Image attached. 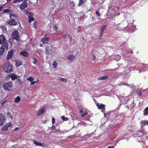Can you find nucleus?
Masks as SVG:
<instances>
[{
    "instance_id": "nucleus-33",
    "label": "nucleus",
    "mask_w": 148,
    "mask_h": 148,
    "mask_svg": "<svg viewBox=\"0 0 148 148\" xmlns=\"http://www.w3.org/2000/svg\"><path fill=\"white\" fill-rule=\"evenodd\" d=\"M23 0H15L13 1V3H15L17 2H19L22 1Z\"/></svg>"
},
{
    "instance_id": "nucleus-10",
    "label": "nucleus",
    "mask_w": 148,
    "mask_h": 148,
    "mask_svg": "<svg viewBox=\"0 0 148 148\" xmlns=\"http://www.w3.org/2000/svg\"><path fill=\"white\" fill-rule=\"evenodd\" d=\"M13 50L11 49L10 51H9L8 54L7 55V59L8 60H9L12 57L13 54Z\"/></svg>"
},
{
    "instance_id": "nucleus-12",
    "label": "nucleus",
    "mask_w": 148,
    "mask_h": 148,
    "mask_svg": "<svg viewBox=\"0 0 148 148\" xmlns=\"http://www.w3.org/2000/svg\"><path fill=\"white\" fill-rule=\"evenodd\" d=\"M27 3L24 1L20 5V8L21 10H23L27 6Z\"/></svg>"
},
{
    "instance_id": "nucleus-25",
    "label": "nucleus",
    "mask_w": 148,
    "mask_h": 148,
    "mask_svg": "<svg viewBox=\"0 0 148 148\" xmlns=\"http://www.w3.org/2000/svg\"><path fill=\"white\" fill-rule=\"evenodd\" d=\"M21 101V98L19 97L18 96L15 99V102L17 103Z\"/></svg>"
},
{
    "instance_id": "nucleus-9",
    "label": "nucleus",
    "mask_w": 148,
    "mask_h": 148,
    "mask_svg": "<svg viewBox=\"0 0 148 148\" xmlns=\"http://www.w3.org/2000/svg\"><path fill=\"white\" fill-rule=\"evenodd\" d=\"M96 104L99 109H102L101 111L104 112V111L105 110V105L103 104H99V103H96Z\"/></svg>"
},
{
    "instance_id": "nucleus-27",
    "label": "nucleus",
    "mask_w": 148,
    "mask_h": 148,
    "mask_svg": "<svg viewBox=\"0 0 148 148\" xmlns=\"http://www.w3.org/2000/svg\"><path fill=\"white\" fill-rule=\"evenodd\" d=\"M67 36V35H65V36H63V37L64 38H65ZM67 36H68L69 39L70 40V42L71 43L72 41V38L69 35H68Z\"/></svg>"
},
{
    "instance_id": "nucleus-47",
    "label": "nucleus",
    "mask_w": 148,
    "mask_h": 148,
    "mask_svg": "<svg viewBox=\"0 0 148 148\" xmlns=\"http://www.w3.org/2000/svg\"><path fill=\"white\" fill-rule=\"evenodd\" d=\"M92 59L93 60H95L96 59V57L94 55H93L92 57Z\"/></svg>"
},
{
    "instance_id": "nucleus-24",
    "label": "nucleus",
    "mask_w": 148,
    "mask_h": 148,
    "mask_svg": "<svg viewBox=\"0 0 148 148\" xmlns=\"http://www.w3.org/2000/svg\"><path fill=\"white\" fill-rule=\"evenodd\" d=\"M16 66H20L22 64V62L18 60H16Z\"/></svg>"
},
{
    "instance_id": "nucleus-40",
    "label": "nucleus",
    "mask_w": 148,
    "mask_h": 148,
    "mask_svg": "<svg viewBox=\"0 0 148 148\" xmlns=\"http://www.w3.org/2000/svg\"><path fill=\"white\" fill-rule=\"evenodd\" d=\"M56 129V127L54 126H53L51 127V130H55Z\"/></svg>"
},
{
    "instance_id": "nucleus-19",
    "label": "nucleus",
    "mask_w": 148,
    "mask_h": 148,
    "mask_svg": "<svg viewBox=\"0 0 148 148\" xmlns=\"http://www.w3.org/2000/svg\"><path fill=\"white\" fill-rule=\"evenodd\" d=\"M5 126L6 128H7V130H10L11 128L12 125L11 123L9 122L6 124Z\"/></svg>"
},
{
    "instance_id": "nucleus-36",
    "label": "nucleus",
    "mask_w": 148,
    "mask_h": 148,
    "mask_svg": "<svg viewBox=\"0 0 148 148\" xmlns=\"http://www.w3.org/2000/svg\"><path fill=\"white\" fill-rule=\"evenodd\" d=\"M62 118L64 121H67L68 119L67 118L65 117L64 116H62Z\"/></svg>"
},
{
    "instance_id": "nucleus-51",
    "label": "nucleus",
    "mask_w": 148,
    "mask_h": 148,
    "mask_svg": "<svg viewBox=\"0 0 148 148\" xmlns=\"http://www.w3.org/2000/svg\"><path fill=\"white\" fill-rule=\"evenodd\" d=\"M80 112L82 114V113L83 112V111L82 110H80Z\"/></svg>"
},
{
    "instance_id": "nucleus-31",
    "label": "nucleus",
    "mask_w": 148,
    "mask_h": 148,
    "mask_svg": "<svg viewBox=\"0 0 148 148\" xmlns=\"http://www.w3.org/2000/svg\"><path fill=\"white\" fill-rule=\"evenodd\" d=\"M121 56H120L119 55H117L116 56V58L115 60L116 61H118L120 59Z\"/></svg>"
},
{
    "instance_id": "nucleus-26",
    "label": "nucleus",
    "mask_w": 148,
    "mask_h": 148,
    "mask_svg": "<svg viewBox=\"0 0 148 148\" xmlns=\"http://www.w3.org/2000/svg\"><path fill=\"white\" fill-rule=\"evenodd\" d=\"M58 24H56L55 25H54L53 27V28L55 31H57V32H59V30H58Z\"/></svg>"
},
{
    "instance_id": "nucleus-4",
    "label": "nucleus",
    "mask_w": 148,
    "mask_h": 148,
    "mask_svg": "<svg viewBox=\"0 0 148 148\" xmlns=\"http://www.w3.org/2000/svg\"><path fill=\"white\" fill-rule=\"evenodd\" d=\"M25 14L26 15H28V22L29 23H31L34 20V18L32 17L34 14L31 12L28 11L27 10H25Z\"/></svg>"
},
{
    "instance_id": "nucleus-14",
    "label": "nucleus",
    "mask_w": 148,
    "mask_h": 148,
    "mask_svg": "<svg viewBox=\"0 0 148 148\" xmlns=\"http://www.w3.org/2000/svg\"><path fill=\"white\" fill-rule=\"evenodd\" d=\"M9 77L11 78L12 79L14 80L17 78V76L13 73H10L9 75Z\"/></svg>"
},
{
    "instance_id": "nucleus-13",
    "label": "nucleus",
    "mask_w": 148,
    "mask_h": 148,
    "mask_svg": "<svg viewBox=\"0 0 148 148\" xmlns=\"http://www.w3.org/2000/svg\"><path fill=\"white\" fill-rule=\"evenodd\" d=\"M75 58V56L72 55H70L68 56L67 58L68 60L71 62L73 61Z\"/></svg>"
},
{
    "instance_id": "nucleus-39",
    "label": "nucleus",
    "mask_w": 148,
    "mask_h": 148,
    "mask_svg": "<svg viewBox=\"0 0 148 148\" xmlns=\"http://www.w3.org/2000/svg\"><path fill=\"white\" fill-rule=\"evenodd\" d=\"M96 14L98 16H99L100 15V13L98 11H96Z\"/></svg>"
},
{
    "instance_id": "nucleus-6",
    "label": "nucleus",
    "mask_w": 148,
    "mask_h": 148,
    "mask_svg": "<svg viewBox=\"0 0 148 148\" xmlns=\"http://www.w3.org/2000/svg\"><path fill=\"white\" fill-rule=\"evenodd\" d=\"M6 119V118L4 114L1 113L0 114V125L2 126L4 124Z\"/></svg>"
},
{
    "instance_id": "nucleus-20",
    "label": "nucleus",
    "mask_w": 148,
    "mask_h": 148,
    "mask_svg": "<svg viewBox=\"0 0 148 148\" xmlns=\"http://www.w3.org/2000/svg\"><path fill=\"white\" fill-rule=\"evenodd\" d=\"M108 78V77L105 76H101L98 78L97 79L99 80H102L104 79H106Z\"/></svg>"
},
{
    "instance_id": "nucleus-38",
    "label": "nucleus",
    "mask_w": 148,
    "mask_h": 148,
    "mask_svg": "<svg viewBox=\"0 0 148 148\" xmlns=\"http://www.w3.org/2000/svg\"><path fill=\"white\" fill-rule=\"evenodd\" d=\"M70 4L71 5H72L73 7L75 6V3L73 1H71L70 2Z\"/></svg>"
},
{
    "instance_id": "nucleus-11",
    "label": "nucleus",
    "mask_w": 148,
    "mask_h": 148,
    "mask_svg": "<svg viewBox=\"0 0 148 148\" xmlns=\"http://www.w3.org/2000/svg\"><path fill=\"white\" fill-rule=\"evenodd\" d=\"M107 28V26L104 25L102 26L100 28L101 32H100V38L102 37L103 33V31L106 30Z\"/></svg>"
},
{
    "instance_id": "nucleus-53",
    "label": "nucleus",
    "mask_w": 148,
    "mask_h": 148,
    "mask_svg": "<svg viewBox=\"0 0 148 148\" xmlns=\"http://www.w3.org/2000/svg\"><path fill=\"white\" fill-rule=\"evenodd\" d=\"M6 28V27H4V26H3V29H5V28Z\"/></svg>"
},
{
    "instance_id": "nucleus-37",
    "label": "nucleus",
    "mask_w": 148,
    "mask_h": 148,
    "mask_svg": "<svg viewBox=\"0 0 148 148\" xmlns=\"http://www.w3.org/2000/svg\"><path fill=\"white\" fill-rule=\"evenodd\" d=\"M7 115L8 116H10V117L12 119L13 116L11 115V113L10 112L7 113Z\"/></svg>"
},
{
    "instance_id": "nucleus-3",
    "label": "nucleus",
    "mask_w": 148,
    "mask_h": 148,
    "mask_svg": "<svg viewBox=\"0 0 148 148\" xmlns=\"http://www.w3.org/2000/svg\"><path fill=\"white\" fill-rule=\"evenodd\" d=\"M11 37L12 39L18 41L20 40V37L18 32L17 31H15L12 32L11 34Z\"/></svg>"
},
{
    "instance_id": "nucleus-8",
    "label": "nucleus",
    "mask_w": 148,
    "mask_h": 148,
    "mask_svg": "<svg viewBox=\"0 0 148 148\" xmlns=\"http://www.w3.org/2000/svg\"><path fill=\"white\" fill-rule=\"evenodd\" d=\"M6 45H2L0 48V55H1L4 52V50L8 48V44H6Z\"/></svg>"
},
{
    "instance_id": "nucleus-46",
    "label": "nucleus",
    "mask_w": 148,
    "mask_h": 148,
    "mask_svg": "<svg viewBox=\"0 0 148 148\" xmlns=\"http://www.w3.org/2000/svg\"><path fill=\"white\" fill-rule=\"evenodd\" d=\"M36 83V82L32 81L31 82V85H33Z\"/></svg>"
},
{
    "instance_id": "nucleus-50",
    "label": "nucleus",
    "mask_w": 148,
    "mask_h": 148,
    "mask_svg": "<svg viewBox=\"0 0 148 148\" xmlns=\"http://www.w3.org/2000/svg\"><path fill=\"white\" fill-rule=\"evenodd\" d=\"M19 129V128L18 127H16L15 129H14V130L15 131V130H18Z\"/></svg>"
},
{
    "instance_id": "nucleus-29",
    "label": "nucleus",
    "mask_w": 148,
    "mask_h": 148,
    "mask_svg": "<svg viewBox=\"0 0 148 148\" xmlns=\"http://www.w3.org/2000/svg\"><path fill=\"white\" fill-rule=\"evenodd\" d=\"M5 13H11L12 11L10 9H5L3 10Z\"/></svg>"
},
{
    "instance_id": "nucleus-54",
    "label": "nucleus",
    "mask_w": 148,
    "mask_h": 148,
    "mask_svg": "<svg viewBox=\"0 0 148 148\" xmlns=\"http://www.w3.org/2000/svg\"><path fill=\"white\" fill-rule=\"evenodd\" d=\"M38 81H39V80H38V81H37V82H38Z\"/></svg>"
},
{
    "instance_id": "nucleus-2",
    "label": "nucleus",
    "mask_w": 148,
    "mask_h": 148,
    "mask_svg": "<svg viewBox=\"0 0 148 148\" xmlns=\"http://www.w3.org/2000/svg\"><path fill=\"white\" fill-rule=\"evenodd\" d=\"M12 83L11 82L5 83L3 85V88L5 90H12Z\"/></svg>"
},
{
    "instance_id": "nucleus-44",
    "label": "nucleus",
    "mask_w": 148,
    "mask_h": 148,
    "mask_svg": "<svg viewBox=\"0 0 148 148\" xmlns=\"http://www.w3.org/2000/svg\"><path fill=\"white\" fill-rule=\"evenodd\" d=\"M55 123V119L53 118L52 119V123L53 124L54 123Z\"/></svg>"
},
{
    "instance_id": "nucleus-32",
    "label": "nucleus",
    "mask_w": 148,
    "mask_h": 148,
    "mask_svg": "<svg viewBox=\"0 0 148 148\" xmlns=\"http://www.w3.org/2000/svg\"><path fill=\"white\" fill-rule=\"evenodd\" d=\"M12 16L14 17H17V16L16 15L13 14H10V18H12Z\"/></svg>"
},
{
    "instance_id": "nucleus-28",
    "label": "nucleus",
    "mask_w": 148,
    "mask_h": 148,
    "mask_svg": "<svg viewBox=\"0 0 148 148\" xmlns=\"http://www.w3.org/2000/svg\"><path fill=\"white\" fill-rule=\"evenodd\" d=\"M34 79V78L33 77H29L27 79V80L29 81H33Z\"/></svg>"
},
{
    "instance_id": "nucleus-22",
    "label": "nucleus",
    "mask_w": 148,
    "mask_h": 148,
    "mask_svg": "<svg viewBox=\"0 0 148 148\" xmlns=\"http://www.w3.org/2000/svg\"><path fill=\"white\" fill-rule=\"evenodd\" d=\"M140 124L143 125H148V121H141V122Z\"/></svg>"
},
{
    "instance_id": "nucleus-1",
    "label": "nucleus",
    "mask_w": 148,
    "mask_h": 148,
    "mask_svg": "<svg viewBox=\"0 0 148 148\" xmlns=\"http://www.w3.org/2000/svg\"><path fill=\"white\" fill-rule=\"evenodd\" d=\"M3 69L5 72L10 73L13 70L12 65L9 62H7L3 65Z\"/></svg>"
},
{
    "instance_id": "nucleus-42",
    "label": "nucleus",
    "mask_w": 148,
    "mask_h": 148,
    "mask_svg": "<svg viewBox=\"0 0 148 148\" xmlns=\"http://www.w3.org/2000/svg\"><path fill=\"white\" fill-rule=\"evenodd\" d=\"M33 59H34V60H33V63L34 64H36V63L37 62L35 58H34Z\"/></svg>"
},
{
    "instance_id": "nucleus-43",
    "label": "nucleus",
    "mask_w": 148,
    "mask_h": 148,
    "mask_svg": "<svg viewBox=\"0 0 148 148\" xmlns=\"http://www.w3.org/2000/svg\"><path fill=\"white\" fill-rule=\"evenodd\" d=\"M87 113L86 112H83L82 113V116L83 117L84 115L86 114Z\"/></svg>"
},
{
    "instance_id": "nucleus-41",
    "label": "nucleus",
    "mask_w": 148,
    "mask_h": 148,
    "mask_svg": "<svg viewBox=\"0 0 148 148\" xmlns=\"http://www.w3.org/2000/svg\"><path fill=\"white\" fill-rule=\"evenodd\" d=\"M37 25V22H34V26L35 28H36Z\"/></svg>"
},
{
    "instance_id": "nucleus-5",
    "label": "nucleus",
    "mask_w": 148,
    "mask_h": 148,
    "mask_svg": "<svg viewBox=\"0 0 148 148\" xmlns=\"http://www.w3.org/2000/svg\"><path fill=\"white\" fill-rule=\"evenodd\" d=\"M6 42L7 40L4 36L2 34L0 35V44H3V45H6V44H7L8 46V44Z\"/></svg>"
},
{
    "instance_id": "nucleus-23",
    "label": "nucleus",
    "mask_w": 148,
    "mask_h": 148,
    "mask_svg": "<svg viewBox=\"0 0 148 148\" xmlns=\"http://www.w3.org/2000/svg\"><path fill=\"white\" fill-rule=\"evenodd\" d=\"M143 114L145 115L148 114V107H147L144 110Z\"/></svg>"
},
{
    "instance_id": "nucleus-17",
    "label": "nucleus",
    "mask_w": 148,
    "mask_h": 148,
    "mask_svg": "<svg viewBox=\"0 0 148 148\" xmlns=\"http://www.w3.org/2000/svg\"><path fill=\"white\" fill-rule=\"evenodd\" d=\"M45 108H43L41 110H39L37 112V116H40L44 112Z\"/></svg>"
},
{
    "instance_id": "nucleus-15",
    "label": "nucleus",
    "mask_w": 148,
    "mask_h": 148,
    "mask_svg": "<svg viewBox=\"0 0 148 148\" xmlns=\"http://www.w3.org/2000/svg\"><path fill=\"white\" fill-rule=\"evenodd\" d=\"M49 38L48 37H44L41 40V41L43 44H46L48 42Z\"/></svg>"
},
{
    "instance_id": "nucleus-30",
    "label": "nucleus",
    "mask_w": 148,
    "mask_h": 148,
    "mask_svg": "<svg viewBox=\"0 0 148 148\" xmlns=\"http://www.w3.org/2000/svg\"><path fill=\"white\" fill-rule=\"evenodd\" d=\"M59 80L61 81L64 82H67V80L66 79L63 78L62 77H60L59 78Z\"/></svg>"
},
{
    "instance_id": "nucleus-35",
    "label": "nucleus",
    "mask_w": 148,
    "mask_h": 148,
    "mask_svg": "<svg viewBox=\"0 0 148 148\" xmlns=\"http://www.w3.org/2000/svg\"><path fill=\"white\" fill-rule=\"evenodd\" d=\"M46 52L47 54H49L50 53V49H46Z\"/></svg>"
},
{
    "instance_id": "nucleus-7",
    "label": "nucleus",
    "mask_w": 148,
    "mask_h": 148,
    "mask_svg": "<svg viewBox=\"0 0 148 148\" xmlns=\"http://www.w3.org/2000/svg\"><path fill=\"white\" fill-rule=\"evenodd\" d=\"M7 23L12 25H17V22L13 18H11L8 21H7Z\"/></svg>"
},
{
    "instance_id": "nucleus-45",
    "label": "nucleus",
    "mask_w": 148,
    "mask_h": 148,
    "mask_svg": "<svg viewBox=\"0 0 148 148\" xmlns=\"http://www.w3.org/2000/svg\"><path fill=\"white\" fill-rule=\"evenodd\" d=\"M53 66H56L57 65V64L56 62H54L53 63Z\"/></svg>"
},
{
    "instance_id": "nucleus-48",
    "label": "nucleus",
    "mask_w": 148,
    "mask_h": 148,
    "mask_svg": "<svg viewBox=\"0 0 148 148\" xmlns=\"http://www.w3.org/2000/svg\"><path fill=\"white\" fill-rule=\"evenodd\" d=\"M3 8V7L2 6H0V10H2Z\"/></svg>"
},
{
    "instance_id": "nucleus-16",
    "label": "nucleus",
    "mask_w": 148,
    "mask_h": 148,
    "mask_svg": "<svg viewBox=\"0 0 148 148\" xmlns=\"http://www.w3.org/2000/svg\"><path fill=\"white\" fill-rule=\"evenodd\" d=\"M33 143L36 145L40 146L43 147H45V145L43 143H41L35 140L33 141Z\"/></svg>"
},
{
    "instance_id": "nucleus-34",
    "label": "nucleus",
    "mask_w": 148,
    "mask_h": 148,
    "mask_svg": "<svg viewBox=\"0 0 148 148\" xmlns=\"http://www.w3.org/2000/svg\"><path fill=\"white\" fill-rule=\"evenodd\" d=\"M1 130L3 131H5L7 130V128H6L5 126V125L4 126L2 127Z\"/></svg>"
},
{
    "instance_id": "nucleus-52",
    "label": "nucleus",
    "mask_w": 148,
    "mask_h": 148,
    "mask_svg": "<svg viewBox=\"0 0 148 148\" xmlns=\"http://www.w3.org/2000/svg\"><path fill=\"white\" fill-rule=\"evenodd\" d=\"M40 47H42L43 46V45L42 44H40Z\"/></svg>"
},
{
    "instance_id": "nucleus-18",
    "label": "nucleus",
    "mask_w": 148,
    "mask_h": 148,
    "mask_svg": "<svg viewBox=\"0 0 148 148\" xmlns=\"http://www.w3.org/2000/svg\"><path fill=\"white\" fill-rule=\"evenodd\" d=\"M20 54L26 57H27L29 55V54L27 52L25 51H22L21 52H20Z\"/></svg>"
},
{
    "instance_id": "nucleus-21",
    "label": "nucleus",
    "mask_w": 148,
    "mask_h": 148,
    "mask_svg": "<svg viewBox=\"0 0 148 148\" xmlns=\"http://www.w3.org/2000/svg\"><path fill=\"white\" fill-rule=\"evenodd\" d=\"M84 2V0H79V3L78 4V6H79L83 5Z\"/></svg>"
},
{
    "instance_id": "nucleus-49",
    "label": "nucleus",
    "mask_w": 148,
    "mask_h": 148,
    "mask_svg": "<svg viewBox=\"0 0 148 148\" xmlns=\"http://www.w3.org/2000/svg\"><path fill=\"white\" fill-rule=\"evenodd\" d=\"M114 147L113 146H108L107 148H114Z\"/></svg>"
}]
</instances>
